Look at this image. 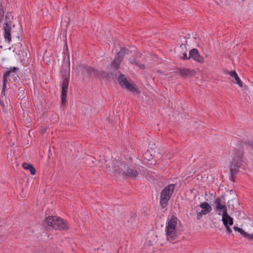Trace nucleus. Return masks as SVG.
Masks as SVG:
<instances>
[{"instance_id":"obj_1","label":"nucleus","mask_w":253,"mask_h":253,"mask_svg":"<svg viewBox=\"0 0 253 253\" xmlns=\"http://www.w3.org/2000/svg\"><path fill=\"white\" fill-rule=\"evenodd\" d=\"M244 152L243 150H236L234 156L230 163V171L231 173L230 179L235 181V175L238 173L239 169L243 162Z\"/></svg>"},{"instance_id":"obj_2","label":"nucleus","mask_w":253,"mask_h":253,"mask_svg":"<svg viewBox=\"0 0 253 253\" xmlns=\"http://www.w3.org/2000/svg\"><path fill=\"white\" fill-rule=\"evenodd\" d=\"M61 73L63 78L61 91V103L62 105H65L66 103L67 89L68 88L70 78L69 65H67V64L62 65Z\"/></svg>"},{"instance_id":"obj_3","label":"nucleus","mask_w":253,"mask_h":253,"mask_svg":"<svg viewBox=\"0 0 253 253\" xmlns=\"http://www.w3.org/2000/svg\"><path fill=\"white\" fill-rule=\"evenodd\" d=\"M175 185L170 184L163 189L160 194V203L162 208L167 207L168 202L173 193Z\"/></svg>"},{"instance_id":"obj_4","label":"nucleus","mask_w":253,"mask_h":253,"mask_svg":"<svg viewBox=\"0 0 253 253\" xmlns=\"http://www.w3.org/2000/svg\"><path fill=\"white\" fill-rule=\"evenodd\" d=\"M176 217L171 218L167 226L166 235L167 240L171 242L177 238L175 226L177 224Z\"/></svg>"},{"instance_id":"obj_5","label":"nucleus","mask_w":253,"mask_h":253,"mask_svg":"<svg viewBox=\"0 0 253 253\" xmlns=\"http://www.w3.org/2000/svg\"><path fill=\"white\" fill-rule=\"evenodd\" d=\"M118 81L123 88H126L130 91L136 92L138 94H140V91L133 84L127 81L125 75L121 74L118 77Z\"/></svg>"},{"instance_id":"obj_6","label":"nucleus","mask_w":253,"mask_h":253,"mask_svg":"<svg viewBox=\"0 0 253 253\" xmlns=\"http://www.w3.org/2000/svg\"><path fill=\"white\" fill-rule=\"evenodd\" d=\"M222 221L226 228L227 232L229 234L231 233L232 230L229 226L233 224V219L228 215L227 211L223 212L222 213Z\"/></svg>"},{"instance_id":"obj_7","label":"nucleus","mask_w":253,"mask_h":253,"mask_svg":"<svg viewBox=\"0 0 253 253\" xmlns=\"http://www.w3.org/2000/svg\"><path fill=\"white\" fill-rule=\"evenodd\" d=\"M125 166V169L123 175L134 179H136L138 175V172L135 168L132 166H128L126 164Z\"/></svg>"},{"instance_id":"obj_8","label":"nucleus","mask_w":253,"mask_h":253,"mask_svg":"<svg viewBox=\"0 0 253 253\" xmlns=\"http://www.w3.org/2000/svg\"><path fill=\"white\" fill-rule=\"evenodd\" d=\"M79 68L81 70L82 74L86 73L89 75H93L95 78L97 77L99 70L93 67L81 65L79 66Z\"/></svg>"},{"instance_id":"obj_9","label":"nucleus","mask_w":253,"mask_h":253,"mask_svg":"<svg viewBox=\"0 0 253 253\" xmlns=\"http://www.w3.org/2000/svg\"><path fill=\"white\" fill-rule=\"evenodd\" d=\"M126 163L117 160L113 161V170L114 172L123 175L125 169Z\"/></svg>"},{"instance_id":"obj_10","label":"nucleus","mask_w":253,"mask_h":253,"mask_svg":"<svg viewBox=\"0 0 253 253\" xmlns=\"http://www.w3.org/2000/svg\"><path fill=\"white\" fill-rule=\"evenodd\" d=\"M53 228L60 231H65L69 229V226L67 221H65L63 218L58 217L55 225L53 226Z\"/></svg>"},{"instance_id":"obj_11","label":"nucleus","mask_w":253,"mask_h":253,"mask_svg":"<svg viewBox=\"0 0 253 253\" xmlns=\"http://www.w3.org/2000/svg\"><path fill=\"white\" fill-rule=\"evenodd\" d=\"M222 200L223 201L224 200V198L223 196L221 197H217L214 201V204L216 206V211H222L223 213V212L227 211L224 202L222 201Z\"/></svg>"},{"instance_id":"obj_12","label":"nucleus","mask_w":253,"mask_h":253,"mask_svg":"<svg viewBox=\"0 0 253 253\" xmlns=\"http://www.w3.org/2000/svg\"><path fill=\"white\" fill-rule=\"evenodd\" d=\"M189 57L199 63H203L204 58L202 56L196 48H193L189 51Z\"/></svg>"},{"instance_id":"obj_13","label":"nucleus","mask_w":253,"mask_h":253,"mask_svg":"<svg viewBox=\"0 0 253 253\" xmlns=\"http://www.w3.org/2000/svg\"><path fill=\"white\" fill-rule=\"evenodd\" d=\"M179 74L183 78L191 77L195 76L196 72L194 70H191L186 68H180L178 69Z\"/></svg>"},{"instance_id":"obj_14","label":"nucleus","mask_w":253,"mask_h":253,"mask_svg":"<svg viewBox=\"0 0 253 253\" xmlns=\"http://www.w3.org/2000/svg\"><path fill=\"white\" fill-rule=\"evenodd\" d=\"M4 37L5 40L9 42L11 41V27L10 26V24L8 23H5L4 25Z\"/></svg>"},{"instance_id":"obj_15","label":"nucleus","mask_w":253,"mask_h":253,"mask_svg":"<svg viewBox=\"0 0 253 253\" xmlns=\"http://www.w3.org/2000/svg\"><path fill=\"white\" fill-rule=\"evenodd\" d=\"M228 74H229L231 77L234 79V81L233 80L232 82L237 84L240 87H243V83L239 78L237 73L235 71H229L228 73Z\"/></svg>"},{"instance_id":"obj_16","label":"nucleus","mask_w":253,"mask_h":253,"mask_svg":"<svg viewBox=\"0 0 253 253\" xmlns=\"http://www.w3.org/2000/svg\"><path fill=\"white\" fill-rule=\"evenodd\" d=\"M128 52V49L126 47H122L119 51L116 54L115 58L119 60L122 61L125 54H127Z\"/></svg>"},{"instance_id":"obj_17","label":"nucleus","mask_w":253,"mask_h":253,"mask_svg":"<svg viewBox=\"0 0 253 253\" xmlns=\"http://www.w3.org/2000/svg\"><path fill=\"white\" fill-rule=\"evenodd\" d=\"M148 238L149 239L148 243V247L153 246L154 243H156L158 240L157 235L154 233L150 234Z\"/></svg>"},{"instance_id":"obj_18","label":"nucleus","mask_w":253,"mask_h":253,"mask_svg":"<svg viewBox=\"0 0 253 253\" xmlns=\"http://www.w3.org/2000/svg\"><path fill=\"white\" fill-rule=\"evenodd\" d=\"M58 217L55 216H47L45 220L48 226H50L53 228V226L55 225L56 219Z\"/></svg>"},{"instance_id":"obj_19","label":"nucleus","mask_w":253,"mask_h":253,"mask_svg":"<svg viewBox=\"0 0 253 253\" xmlns=\"http://www.w3.org/2000/svg\"><path fill=\"white\" fill-rule=\"evenodd\" d=\"M200 207L203 210V211H205V213H208L212 210L211 207L207 202H206L201 203Z\"/></svg>"},{"instance_id":"obj_20","label":"nucleus","mask_w":253,"mask_h":253,"mask_svg":"<svg viewBox=\"0 0 253 253\" xmlns=\"http://www.w3.org/2000/svg\"><path fill=\"white\" fill-rule=\"evenodd\" d=\"M112 74L108 72H106L104 70H99L97 78H102L103 79L109 78Z\"/></svg>"},{"instance_id":"obj_21","label":"nucleus","mask_w":253,"mask_h":253,"mask_svg":"<svg viewBox=\"0 0 253 253\" xmlns=\"http://www.w3.org/2000/svg\"><path fill=\"white\" fill-rule=\"evenodd\" d=\"M129 62L130 64L132 65H137L140 69L142 70H144L145 68V66L143 64H140L139 61L136 59H133L131 58H129Z\"/></svg>"},{"instance_id":"obj_22","label":"nucleus","mask_w":253,"mask_h":253,"mask_svg":"<svg viewBox=\"0 0 253 253\" xmlns=\"http://www.w3.org/2000/svg\"><path fill=\"white\" fill-rule=\"evenodd\" d=\"M122 61L119 60L116 58H114V59L111 63V65L113 67V68L115 69H118L120 68V66Z\"/></svg>"},{"instance_id":"obj_23","label":"nucleus","mask_w":253,"mask_h":253,"mask_svg":"<svg viewBox=\"0 0 253 253\" xmlns=\"http://www.w3.org/2000/svg\"><path fill=\"white\" fill-rule=\"evenodd\" d=\"M5 88H3V86H2L1 92V96H0V104L3 107L4 106V101L6 99V97H5Z\"/></svg>"},{"instance_id":"obj_24","label":"nucleus","mask_w":253,"mask_h":253,"mask_svg":"<svg viewBox=\"0 0 253 253\" xmlns=\"http://www.w3.org/2000/svg\"><path fill=\"white\" fill-rule=\"evenodd\" d=\"M10 76V72H6L3 76V80H2V84H3V88L6 87V84L8 83V81L7 79V77Z\"/></svg>"},{"instance_id":"obj_25","label":"nucleus","mask_w":253,"mask_h":253,"mask_svg":"<svg viewBox=\"0 0 253 253\" xmlns=\"http://www.w3.org/2000/svg\"><path fill=\"white\" fill-rule=\"evenodd\" d=\"M143 157L144 159L148 161L151 160L153 158L152 155L151 154L149 150H147V151L143 154Z\"/></svg>"},{"instance_id":"obj_26","label":"nucleus","mask_w":253,"mask_h":253,"mask_svg":"<svg viewBox=\"0 0 253 253\" xmlns=\"http://www.w3.org/2000/svg\"><path fill=\"white\" fill-rule=\"evenodd\" d=\"M234 230L235 231H238V232H239L241 235H243V236H244V235L246 234V232L242 229V228H239V227H237L236 226H234Z\"/></svg>"},{"instance_id":"obj_27","label":"nucleus","mask_w":253,"mask_h":253,"mask_svg":"<svg viewBox=\"0 0 253 253\" xmlns=\"http://www.w3.org/2000/svg\"><path fill=\"white\" fill-rule=\"evenodd\" d=\"M18 68L17 67H10V70L9 71H7V72H10V76L11 75V76H14V74H12V73H14L15 72H16L17 70H18Z\"/></svg>"},{"instance_id":"obj_28","label":"nucleus","mask_w":253,"mask_h":253,"mask_svg":"<svg viewBox=\"0 0 253 253\" xmlns=\"http://www.w3.org/2000/svg\"><path fill=\"white\" fill-rule=\"evenodd\" d=\"M243 237L247 238L250 240H253V234H249L246 232V234Z\"/></svg>"},{"instance_id":"obj_29","label":"nucleus","mask_w":253,"mask_h":253,"mask_svg":"<svg viewBox=\"0 0 253 253\" xmlns=\"http://www.w3.org/2000/svg\"><path fill=\"white\" fill-rule=\"evenodd\" d=\"M23 166V167L24 169H30V168L32 166V165L30 164H28V163H24L22 165Z\"/></svg>"},{"instance_id":"obj_30","label":"nucleus","mask_w":253,"mask_h":253,"mask_svg":"<svg viewBox=\"0 0 253 253\" xmlns=\"http://www.w3.org/2000/svg\"><path fill=\"white\" fill-rule=\"evenodd\" d=\"M30 172V173L32 174V175H34L36 173V170L35 169V168L33 166H32L30 168V169H29Z\"/></svg>"},{"instance_id":"obj_31","label":"nucleus","mask_w":253,"mask_h":253,"mask_svg":"<svg viewBox=\"0 0 253 253\" xmlns=\"http://www.w3.org/2000/svg\"><path fill=\"white\" fill-rule=\"evenodd\" d=\"M182 55H183L181 57V59H182L183 60H188V59H190V57H189V56H187V53L186 52H184L182 54Z\"/></svg>"},{"instance_id":"obj_32","label":"nucleus","mask_w":253,"mask_h":253,"mask_svg":"<svg viewBox=\"0 0 253 253\" xmlns=\"http://www.w3.org/2000/svg\"><path fill=\"white\" fill-rule=\"evenodd\" d=\"M94 160H95V158H93V157H91L90 158V159H89V165L91 166H92L93 165H94Z\"/></svg>"},{"instance_id":"obj_33","label":"nucleus","mask_w":253,"mask_h":253,"mask_svg":"<svg viewBox=\"0 0 253 253\" xmlns=\"http://www.w3.org/2000/svg\"><path fill=\"white\" fill-rule=\"evenodd\" d=\"M46 131V128L43 127V126H42L41 128V129H40V132L43 134Z\"/></svg>"},{"instance_id":"obj_34","label":"nucleus","mask_w":253,"mask_h":253,"mask_svg":"<svg viewBox=\"0 0 253 253\" xmlns=\"http://www.w3.org/2000/svg\"><path fill=\"white\" fill-rule=\"evenodd\" d=\"M202 216V214L200 212H197V218L198 219H201Z\"/></svg>"},{"instance_id":"obj_35","label":"nucleus","mask_w":253,"mask_h":253,"mask_svg":"<svg viewBox=\"0 0 253 253\" xmlns=\"http://www.w3.org/2000/svg\"><path fill=\"white\" fill-rule=\"evenodd\" d=\"M3 15V10L2 9V8H1V4L0 3V16H1Z\"/></svg>"},{"instance_id":"obj_36","label":"nucleus","mask_w":253,"mask_h":253,"mask_svg":"<svg viewBox=\"0 0 253 253\" xmlns=\"http://www.w3.org/2000/svg\"><path fill=\"white\" fill-rule=\"evenodd\" d=\"M180 47L186 48V43H182V44H181L180 45Z\"/></svg>"},{"instance_id":"obj_37","label":"nucleus","mask_w":253,"mask_h":253,"mask_svg":"<svg viewBox=\"0 0 253 253\" xmlns=\"http://www.w3.org/2000/svg\"><path fill=\"white\" fill-rule=\"evenodd\" d=\"M200 212L203 215V214H206L208 213H205V211H203V210L202 209Z\"/></svg>"},{"instance_id":"obj_38","label":"nucleus","mask_w":253,"mask_h":253,"mask_svg":"<svg viewBox=\"0 0 253 253\" xmlns=\"http://www.w3.org/2000/svg\"><path fill=\"white\" fill-rule=\"evenodd\" d=\"M157 73H160V74H164V73L160 70H158L157 71Z\"/></svg>"},{"instance_id":"obj_39","label":"nucleus","mask_w":253,"mask_h":253,"mask_svg":"<svg viewBox=\"0 0 253 253\" xmlns=\"http://www.w3.org/2000/svg\"><path fill=\"white\" fill-rule=\"evenodd\" d=\"M250 145L253 148V142L250 143Z\"/></svg>"},{"instance_id":"obj_40","label":"nucleus","mask_w":253,"mask_h":253,"mask_svg":"<svg viewBox=\"0 0 253 253\" xmlns=\"http://www.w3.org/2000/svg\"><path fill=\"white\" fill-rule=\"evenodd\" d=\"M106 168L109 169V170H110V168L109 166H108L107 164H106Z\"/></svg>"},{"instance_id":"obj_41","label":"nucleus","mask_w":253,"mask_h":253,"mask_svg":"<svg viewBox=\"0 0 253 253\" xmlns=\"http://www.w3.org/2000/svg\"><path fill=\"white\" fill-rule=\"evenodd\" d=\"M97 250V252H99L100 250H99V249H98Z\"/></svg>"}]
</instances>
